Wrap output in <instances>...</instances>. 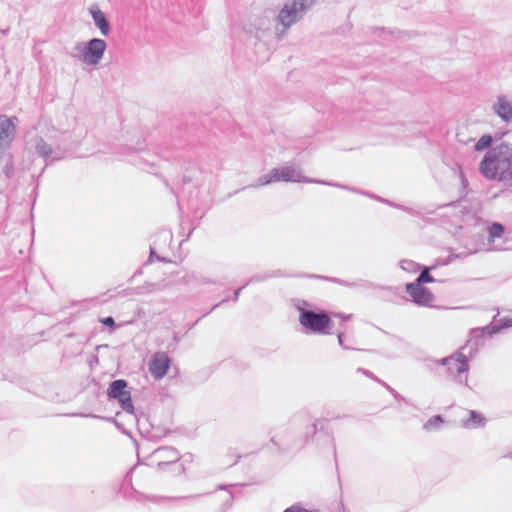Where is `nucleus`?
Returning <instances> with one entry per match:
<instances>
[{"instance_id": "6ab92c4d", "label": "nucleus", "mask_w": 512, "mask_h": 512, "mask_svg": "<svg viewBox=\"0 0 512 512\" xmlns=\"http://www.w3.org/2000/svg\"><path fill=\"white\" fill-rule=\"evenodd\" d=\"M101 322L109 327L115 326V321L112 317H106V318L102 319Z\"/></svg>"}, {"instance_id": "39448f33", "label": "nucleus", "mask_w": 512, "mask_h": 512, "mask_svg": "<svg viewBox=\"0 0 512 512\" xmlns=\"http://www.w3.org/2000/svg\"><path fill=\"white\" fill-rule=\"evenodd\" d=\"M171 360L167 353L156 352L150 359L148 367L155 380L162 379L168 372Z\"/></svg>"}, {"instance_id": "9d476101", "label": "nucleus", "mask_w": 512, "mask_h": 512, "mask_svg": "<svg viewBox=\"0 0 512 512\" xmlns=\"http://www.w3.org/2000/svg\"><path fill=\"white\" fill-rule=\"evenodd\" d=\"M495 111L504 121H509L512 118V101L505 97H500L495 106Z\"/></svg>"}, {"instance_id": "f3484780", "label": "nucleus", "mask_w": 512, "mask_h": 512, "mask_svg": "<svg viewBox=\"0 0 512 512\" xmlns=\"http://www.w3.org/2000/svg\"><path fill=\"white\" fill-rule=\"evenodd\" d=\"M443 422L442 418L440 416H434L431 419L427 421L424 428L427 430H430L434 427L439 426Z\"/></svg>"}, {"instance_id": "6e6552de", "label": "nucleus", "mask_w": 512, "mask_h": 512, "mask_svg": "<svg viewBox=\"0 0 512 512\" xmlns=\"http://www.w3.org/2000/svg\"><path fill=\"white\" fill-rule=\"evenodd\" d=\"M406 291L411 296L414 303L421 306H431L434 301L433 294L419 284L408 283L406 284Z\"/></svg>"}, {"instance_id": "dca6fc26", "label": "nucleus", "mask_w": 512, "mask_h": 512, "mask_svg": "<svg viewBox=\"0 0 512 512\" xmlns=\"http://www.w3.org/2000/svg\"><path fill=\"white\" fill-rule=\"evenodd\" d=\"M432 282H434V278L430 275L429 269L425 268L414 283L421 285L422 283H432Z\"/></svg>"}, {"instance_id": "f03ea898", "label": "nucleus", "mask_w": 512, "mask_h": 512, "mask_svg": "<svg viewBox=\"0 0 512 512\" xmlns=\"http://www.w3.org/2000/svg\"><path fill=\"white\" fill-rule=\"evenodd\" d=\"M300 324L310 331L318 334L327 333L331 326V318L327 313H315L312 311L302 310L299 317Z\"/></svg>"}, {"instance_id": "ddd939ff", "label": "nucleus", "mask_w": 512, "mask_h": 512, "mask_svg": "<svg viewBox=\"0 0 512 512\" xmlns=\"http://www.w3.org/2000/svg\"><path fill=\"white\" fill-rule=\"evenodd\" d=\"M464 424L466 427H478L484 424V418L481 414L470 411L469 417L464 421Z\"/></svg>"}, {"instance_id": "f257e3e1", "label": "nucleus", "mask_w": 512, "mask_h": 512, "mask_svg": "<svg viewBox=\"0 0 512 512\" xmlns=\"http://www.w3.org/2000/svg\"><path fill=\"white\" fill-rule=\"evenodd\" d=\"M502 143L490 149L480 163L481 173L488 179L512 182V152Z\"/></svg>"}, {"instance_id": "4468645a", "label": "nucleus", "mask_w": 512, "mask_h": 512, "mask_svg": "<svg viewBox=\"0 0 512 512\" xmlns=\"http://www.w3.org/2000/svg\"><path fill=\"white\" fill-rule=\"evenodd\" d=\"M489 241L493 242L496 238L502 237L504 233V227L500 223H493L489 229Z\"/></svg>"}, {"instance_id": "7ed1b4c3", "label": "nucleus", "mask_w": 512, "mask_h": 512, "mask_svg": "<svg viewBox=\"0 0 512 512\" xmlns=\"http://www.w3.org/2000/svg\"><path fill=\"white\" fill-rule=\"evenodd\" d=\"M127 386L128 384L125 380H115L110 384L107 395L109 398L116 399L124 410L132 412L133 404Z\"/></svg>"}, {"instance_id": "2eb2a0df", "label": "nucleus", "mask_w": 512, "mask_h": 512, "mask_svg": "<svg viewBox=\"0 0 512 512\" xmlns=\"http://www.w3.org/2000/svg\"><path fill=\"white\" fill-rule=\"evenodd\" d=\"M492 143V137L490 135H483L475 144L476 151H483L490 147Z\"/></svg>"}, {"instance_id": "423d86ee", "label": "nucleus", "mask_w": 512, "mask_h": 512, "mask_svg": "<svg viewBox=\"0 0 512 512\" xmlns=\"http://www.w3.org/2000/svg\"><path fill=\"white\" fill-rule=\"evenodd\" d=\"M106 49V43L102 39L94 38L90 40L83 53V62L89 65L99 63Z\"/></svg>"}, {"instance_id": "20e7f679", "label": "nucleus", "mask_w": 512, "mask_h": 512, "mask_svg": "<svg viewBox=\"0 0 512 512\" xmlns=\"http://www.w3.org/2000/svg\"><path fill=\"white\" fill-rule=\"evenodd\" d=\"M16 130L14 119L0 116V163L5 157H9L7 150Z\"/></svg>"}, {"instance_id": "1a4fd4ad", "label": "nucleus", "mask_w": 512, "mask_h": 512, "mask_svg": "<svg viewBox=\"0 0 512 512\" xmlns=\"http://www.w3.org/2000/svg\"><path fill=\"white\" fill-rule=\"evenodd\" d=\"M271 181L299 182L301 174L293 167H281L272 171Z\"/></svg>"}, {"instance_id": "f8f14e48", "label": "nucleus", "mask_w": 512, "mask_h": 512, "mask_svg": "<svg viewBox=\"0 0 512 512\" xmlns=\"http://www.w3.org/2000/svg\"><path fill=\"white\" fill-rule=\"evenodd\" d=\"M445 364H448L449 369H455L459 374L468 370L466 357L462 354L446 359Z\"/></svg>"}, {"instance_id": "0eeeda50", "label": "nucleus", "mask_w": 512, "mask_h": 512, "mask_svg": "<svg viewBox=\"0 0 512 512\" xmlns=\"http://www.w3.org/2000/svg\"><path fill=\"white\" fill-rule=\"evenodd\" d=\"M307 0H294L291 5H285L279 13L278 19L285 26L289 27L297 20L298 12L307 7Z\"/></svg>"}, {"instance_id": "a211bd4d", "label": "nucleus", "mask_w": 512, "mask_h": 512, "mask_svg": "<svg viewBox=\"0 0 512 512\" xmlns=\"http://www.w3.org/2000/svg\"><path fill=\"white\" fill-rule=\"evenodd\" d=\"M500 322L502 327H512V317H504Z\"/></svg>"}, {"instance_id": "9b49d317", "label": "nucleus", "mask_w": 512, "mask_h": 512, "mask_svg": "<svg viewBox=\"0 0 512 512\" xmlns=\"http://www.w3.org/2000/svg\"><path fill=\"white\" fill-rule=\"evenodd\" d=\"M90 12L92 14L96 26L100 29L101 33L103 35H107L110 27L105 18L104 13L101 10H99L98 7H92L90 9Z\"/></svg>"}]
</instances>
